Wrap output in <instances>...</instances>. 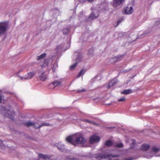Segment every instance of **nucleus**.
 Wrapping results in <instances>:
<instances>
[{
    "instance_id": "nucleus-12",
    "label": "nucleus",
    "mask_w": 160,
    "mask_h": 160,
    "mask_svg": "<svg viewBox=\"0 0 160 160\" xmlns=\"http://www.w3.org/2000/svg\"><path fill=\"white\" fill-rule=\"evenodd\" d=\"M63 47V45H59L57 46L55 50L56 55H57L58 53H60L62 51Z\"/></svg>"
},
{
    "instance_id": "nucleus-28",
    "label": "nucleus",
    "mask_w": 160,
    "mask_h": 160,
    "mask_svg": "<svg viewBox=\"0 0 160 160\" xmlns=\"http://www.w3.org/2000/svg\"><path fill=\"white\" fill-rule=\"evenodd\" d=\"M58 67V64L57 63H55L53 66V67L52 68V71L53 72L55 71L56 68Z\"/></svg>"
},
{
    "instance_id": "nucleus-14",
    "label": "nucleus",
    "mask_w": 160,
    "mask_h": 160,
    "mask_svg": "<svg viewBox=\"0 0 160 160\" xmlns=\"http://www.w3.org/2000/svg\"><path fill=\"white\" fill-rule=\"evenodd\" d=\"M150 148V146L148 144H143L142 145L141 149L143 151H148Z\"/></svg>"
},
{
    "instance_id": "nucleus-42",
    "label": "nucleus",
    "mask_w": 160,
    "mask_h": 160,
    "mask_svg": "<svg viewBox=\"0 0 160 160\" xmlns=\"http://www.w3.org/2000/svg\"><path fill=\"white\" fill-rule=\"evenodd\" d=\"M155 156H156V157L160 156V154L159 155H155Z\"/></svg>"
},
{
    "instance_id": "nucleus-25",
    "label": "nucleus",
    "mask_w": 160,
    "mask_h": 160,
    "mask_svg": "<svg viewBox=\"0 0 160 160\" xmlns=\"http://www.w3.org/2000/svg\"><path fill=\"white\" fill-rule=\"evenodd\" d=\"M124 0H113L114 2L117 4H121Z\"/></svg>"
},
{
    "instance_id": "nucleus-36",
    "label": "nucleus",
    "mask_w": 160,
    "mask_h": 160,
    "mask_svg": "<svg viewBox=\"0 0 160 160\" xmlns=\"http://www.w3.org/2000/svg\"><path fill=\"white\" fill-rule=\"evenodd\" d=\"M115 128V127H107V128L109 129H113Z\"/></svg>"
},
{
    "instance_id": "nucleus-39",
    "label": "nucleus",
    "mask_w": 160,
    "mask_h": 160,
    "mask_svg": "<svg viewBox=\"0 0 160 160\" xmlns=\"http://www.w3.org/2000/svg\"><path fill=\"white\" fill-rule=\"evenodd\" d=\"M121 22V20H118V21H117V23H118V24H117V26H116L115 27H116L117 26H118V25L119 23H120Z\"/></svg>"
},
{
    "instance_id": "nucleus-29",
    "label": "nucleus",
    "mask_w": 160,
    "mask_h": 160,
    "mask_svg": "<svg viewBox=\"0 0 160 160\" xmlns=\"http://www.w3.org/2000/svg\"><path fill=\"white\" fill-rule=\"evenodd\" d=\"M84 73H85V72H84V70L83 69L82 70L79 72L78 75L77 76V77L78 78V77H80V76H81L83 75L84 74Z\"/></svg>"
},
{
    "instance_id": "nucleus-1",
    "label": "nucleus",
    "mask_w": 160,
    "mask_h": 160,
    "mask_svg": "<svg viewBox=\"0 0 160 160\" xmlns=\"http://www.w3.org/2000/svg\"><path fill=\"white\" fill-rule=\"evenodd\" d=\"M1 111L2 112V114L5 117H8L12 120L13 119L15 112L13 110L10 108V106H8L7 108L5 107H2Z\"/></svg>"
},
{
    "instance_id": "nucleus-26",
    "label": "nucleus",
    "mask_w": 160,
    "mask_h": 160,
    "mask_svg": "<svg viewBox=\"0 0 160 160\" xmlns=\"http://www.w3.org/2000/svg\"><path fill=\"white\" fill-rule=\"evenodd\" d=\"M33 123L31 121H28L25 123V125L27 127L33 126Z\"/></svg>"
},
{
    "instance_id": "nucleus-38",
    "label": "nucleus",
    "mask_w": 160,
    "mask_h": 160,
    "mask_svg": "<svg viewBox=\"0 0 160 160\" xmlns=\"http://www.w3.org/2000/svg\"><path fill=\"white\" fill-rule=\"evenodd\" d=\"M85 1L86 0H79L80 2L82 3H84Z\"/></svg>"
},
{
    "instance_id": "nucleus-8",
    "label": "nucleus",
    "mask_w": 160,
    "mask_h": 160,
    "mask_svg": "<svg viewBox=\"0 0 160 160\" xmlns=\"http://www.w3.org/2000/svg\"><path fill=\"white\" fill-rule=\"evenodd\" d=\"M100 139V138L98 136L93 135L89 139V142L93 144L98 142Z\"/></svg>"
},
{
    "instance_id": "nucleus-7",
    "label": "nucleus",
    "mask_w": 160,
    "mask_h": 160,
    "mask_svg": "<svg viewBox=\"0 0 160 160\" xmlns=\"http://www.w3.org/2000/svg\"><path fill=\"white\" fill-rule=\"evenodd\" d=\"M37 78L40 80L44 81L47 79L48 75L45 73V72L41 71L39 72Z\"/></svg>"
},
{
    "instance_id": "nucleus-20",
    "label": "nucleus",
    "mask_w": 160,
    "mask_h": 160,
    "mask_svg": "<svg viewBox=\"0 0 160 160\" xmlns=\"http://www.w3.org/2000/svg\"><path fill=\"white\" fill-rule=\"evenodd\" d=\"M132 92V90L130 89H126L123 90L122 92V93L124 94H127L131 93Z\"/></svg>"
},
{
    "instance_id": "nucleus-45",
    "label": "nucleus",
    "mask_w": 160,
    "mask_h": 160,
    "mask_svg": "<svg viewBox=\"0 0 160 160\" xmlns=\"http://www.w3.org/2000/svg\"><path fill=\"white\" fill-rule=\"evenodd\" d=\"M159 22H160V20L159 21Z\"/></svg>"
},
{
    "instance_id": "nucleus-30",
    "label": "nucleus",
    "mask_w": 160,
    "mask_h": 160,
    "mask_svg": "<svg viewBox=\"0 0 160 160\" xmlns=\"http://www.w3.org/2000/svg\"><path fill=\"white\" fill-rule=\"evenodd\" d=\"M115 146L119 148H122L123 147V145L122 143H120L117 144Z\"/></svg>"
},
{
    "instance_id": "nucleus-5",
    "label": "nucleus",
    "mask_w": 160,
    "mask_h": 160,
    "mask_svg": "<svg viewBox=\"0 0 160 160\" xmlns=\"http://www.w3.org/2000/svg\"><path fill=\"white\" fill-rule=\"evenodd\" d=\"M8 26V22H0V34L4 33L6 31Z\"/></svg>"
},
{
    "instance_id": "nucleus-3",
    "label": "nucleus",
    "mask_w": 160,
    "mask_h": 160,
    "mask_svg": "<svg viewBox=\"0 0 160 160\" xmlns=\"http://www.w3.org/2000/svg\"><path fill=\"white\" fill-rule=\"evenodd\" d=\"M74 146H76L78 144H84L86 142L85 139L81 134L77 133L74 135Z\"/></svg>"
},
{
    "instance_id": "nucleus-44",
    "label": "nucleus",
    "mask_w": 160,
    "mask_h": 160,
    "mask_svg": "<svg viewBox=\"0 0 160 160\" xmlns=\"http://www.w3.org/2000/svg\"><path fill=\"white\" fill-rule=\"evenodd\" d=\"M54 58V56H53L52 58Z\"/></svg>"
},
{
    "instance_id": "nucleus-34",
    "label": "nucleus",
    "mask_w": 160,
    "mask_h": 160,
    "mask_svg": "<svg viewBox=\"0 0 160 160\" xmlns=\"http://www.w3.org/2000/svg\"><path fill=\"white\" fill-rule=\"evenodd\" d=\"M134 158L131 157L127 158L125 159L124 160H134Z\"/></svg>"
},
{
    "instance_id": "nucleus-32",
    "label": "nucleus",
    "mask_w": 160,
    "mask_h": 160,
    "mask_svg": "<svg viewBox=\"0 0 160 160\" xmlns=\"http://www.w3.org/2000/svg\"><path fill=\"white\" fill-rule=\"evenodd\" d=\"M49 125V124L48 123H43L41 125V127H42L43 126H48Z\"/></svg>"
},
{
    "instance_id": "nucleus-33",
    "label": "nucleus",
    "mask_w": 160,
    "mask_h": 160,
    "mask_svg": "<svg viewBox=\"0 0 160 160\" xmlns=\"http://www.w3.org/2000/svg\"><path fill=\"white\" fill-rule=\"evenodd\" d=\"M125 100V98L124 97H122L118 99V101L119 102L123 101Z\"/></svg>"
},
{
    "instance_id": "nucleus-35",
    "label": "nucleus",
    "mask_w": 160,
    "mask_h": 160,
    "mask_svg": "<svg viewBox=\"0 0 160 160\" xmlns=\"http://www.w3.org/2000/svg\"><path fill=\"white\" fill-rule=\"evenodd\" d=\"M50 84L48 86V88H49L50 89H53L54 88H55V87H54V85L50 86Z\"/></svg>"
},
{
    "instance_id": "nucleus-31",
    "label": "nucleus",
    "mask_w": 160,
    "mask_h": 160,
    "mask_svg": "<svg viewBox=\"0 0 160 160\" xmlns=\"http://www.w3.org/2000/svg\"><path fill=\"white\" fill-rule=\"evenodd\" d=\"M85 91L86 90L85 89L82 88V89L78 90L77 92H78L81 93L85 92Z\"/></svg>"
},
{
    "instance_id": "nucleus-40",
    "label": "nucleus",
    "mask_w": 160,
    "mask_h": 160,
    "mask_svg": "<svg viewBox=\"0 0 160 160\" xmlns=\"http://www.w3.org/2000/svg\"><path fill=\"white\" fill-rule=\"evenodd\" d=\"M94 0H87V1L89 2H92L94 1Z\"/></svg>"
},
{
    "instance_id": "nucleus-6",
    "label": "nucleus",
    "mask_w": 160,
    "mask_h": 160,
    "mask_svg": "<svg viewBox=\"0 0 160 160\" xmlns=\"http://www.w3.org/2000/svg\"><path fill=\"white\" fill-rule=\"evenodd\" d=\"M91 10L92 12L90 15L88 19L89 20H91L97 18L99 14L98 11L96 9L93 8H92Z\"/></svg>"
},
{
    "instance_id": "nucleus-11",
    "label": "nucleus",
    "mask_w": 160,
    "mask_h": 160,
    "mask_svg": "<svg viewBox=\"0 0 160 160\" xmlns=\"http://www.w3.org/2000/svg\"><path fill=\"white\" fill-rule=\"evenodd\" d=\"M74 135L72 136H69L68 137L66 138V141L68 142L73 144H74Z\"/></svg>"
},
{
    "instance_id": "nucleus-27",
    "label": "nucleus",
    "mask_w": 160,
    "mask_h": 160,
    "mask_svg": "<svg viewBox=\"0 0 160 160\" xmlns=\"http://www.w3.org/2000/svg\"><path fill=\"white\" fill-rule=\"evenodd\" d=\"M33 126L34 128H41V125H39L37 123H33Z\"/></svg>"
},
{
    "instance_id": "nucleus-4",
    "label": "nucleus",
    "mask_w": 160,
    "mask_h": 160,
    "mask_svg": "<svg viewBox=\"0 0 160 160\" xmlns=\"http://www.w3.org/2000/svg\"><path fill=\"white\" fill-rule=\"evenodd\" d=\"M22 70H20L18 71L16 74L17 76L19 78H20V80H27L29 79L32 78L35 75V73L34 72H30L28 73L27 74H26L25 76L23 77H21L18 75V74H19Z\"/></svg>"
},
{
    "instance_id": "nucleus-17",
    "label": "nucleus",
    "mask_w": 160,
    "mask_h": 160,
    "mask_svg": "<svg viewBox=\"0 0 160 160\" xmlns=\"http://www.w3.org/2000/svg\"><path fill=\"white\" fill-rule=\"evenodd\" d=\"M153 156V155L151 152L145 153L144 155V157L147 158L149 159L152 158Z\"/></svg>"
},
{
    "instance_id": "nucleus-21",
    "label": "nucleus",
    "mask_w": 160,
    "mask_h": 160,
    "mask_svg": "<svg viewBox=\"0 0 160 160\" xmlns=\"http://www.w3.org/2000/svg\"><path fill=\"white\" fill-rule=\"evenodd\" d=\"M121 56H117L116 57L112 58L111 59V61L113 62H117L118 59L121 57Z\"/></svg>"
},
{
    "instance_id": "nucleus-10",
    "label": "nucleus",
    "mask_w": 160,
    "mask_h": 160,
    "mask_svg": "<svg viewBox=\"0 0 160 160\" xmlns=\"http://www.w3.org/2000/svg\"><path fill=\"white\" fill-rule=\"evenodd\" d=\"M81 59L82 57L81 55L78 56L76 59V62L70 67V69L72 70L74 69L77 65V63L81 60Z\"/></svg>"
},
{
    "instance_id": "nucleus-2",
    "label": "nucleus",
    "mask_w": 160,
    "mask_h": 160,
    "mask_svg": "<svg viewBox=\"0 0 160 160\" xmlns=\"http://www.w3.org/2000/svg\"><path fill=\"white\" fill-rule=\"evenodd\" d=\"M46 56V54L45 53H43L37 57V59L40 61V64L42 67H45L48 64L49 58H47L44 59Z\"/></svg>"
},
{
    "instance_id": "nucleus-13",
    "label": "nucleus",
    "mask_w": 160,
    "mask_h": 160,
    "mask_svg": "<svg viewBox=\"0 0 160 160\" xmlns=\"http://www.w3.org/2000/svg\"><path fill=\"white\" fill-rule=\"evenodd\" d=\"M117 82V80L115 78L112 80L109 83L108 85L107 86V88H110L111 87L116 84Z\"/></svg>"
},
{
    "instance_id": "nucleus-43",
    "label": "nucleus",
    "mask_w": 160,
    "mask_h": 160,
    "mask_svg": "<svg viewBox=\"0 0 160 160\" xmlns=\"http://www.w3.org/2000/svg\"><path fill=\"white\" fill-rule=\"evenodd\" d=\"M76 53H75V55H73V58H74V56H76Z\"/></svg>"
},
{
    "instance_id": "nucleus-41",
    "label": "nucleus",
    "mask_w": 160,
    "mask_h": 160,
    "mask_svg": "<svg viewBox=\"0 0 160 160\" xmlns=\"http://www.w3.org/2000/svg\"><path fill=\"white\" fill-rule=\"evenodd\" d=\"M2 143V141L0 140V145Z\"/></svg>"
},
{
    "instance_id": "nucleus-9",
    "label": "nucleus",
    "mask_w": 160,
    "mask_h": 160,
    "mask_svg": "<svg viewBox=\"0 0 160 160\" xmlns=\"http://www.w3.org/2000/svg\"><path fill=\"white\" fill-rule=\"evenodd\" d=\"M133 11V8L132 7H125L123 10V13L126 14H131Z\"/></svg>"
},
{
    "instance_id": "nucleus-19",
    "label": "nucleus",
    "mask_w": 160,
    "mask_h": 160,
    "mask_svg": "<svg viewBox=\"0 0 160 160\" xmlns=\"http://www.w3.org/2000/svg\"><path fill=\"white\" fill-rule=\"evenodd\" d=\"M61 82L59 81H55L53 82L52 83H50V86L54 85L55 88L59 85L61 83Z\"/></svg>"
},
{
    "instance_id": "nucleus-16",
    "label": "nucleus",
    "mask_w": 160,
    "mask_h": 160,
    "mask_svg": "<svg viewBox=\"0 0 160 160\" xmlns=\"http://www.w3.org/2000/svg\"><path fill=\"white\" fill-rule=\"evenodd\" d=\"M39 157L40 158H42L43 159H49L50 158V156L47 154H43L41 153L38 154Z\"/></svg>"
},
{
    "instance_id": "nucleus-15",
    "label": "nucleus",
    "mask_w": 160,
    "mask_h": 160,
    "mask_svg": "<svg viewBox=\"0 0 160 160\" xmlns=\"http://www.w3.org/2000/svg\"><path fill=\"white\" fill-rule=\"evenodd\" d=\"M56 145L58 148L61 151H62L65 148L64 145L60 142L56 143Z\"/></svg>"
},
{
    "instance_id": "nucleus-37",
    "label": "nucleus",
    "mask_w": 160,
    "mask_h": 160,
    "mask_svg": "<svg viewBox=\"0 0 160 160\" xmlns=\"http://www.w3.org/2000/svg\"><path fill=\"white\" fill-rule=\"evenodd\" d=\"M132 144H133V145L135 144L136 143L135 140H134V139H132Z\"/></svg>"
},
{
    "instance_id": "nucleus-23",
    "label": "nucleus",
    "mask_w": 160,
    "mask_h": 160,
    "mask_svg": "<svg viewBox=\"0 0 160 160\" xmlns=\"http://www.w3.org/2000/svg\"><path fill=\"white\" fill-rule=\"evenodd\" d=\"M105 144L106 146H110L112 145L113 143L110 140H108L106 141Z\"/></svg>"
},
{
    "instance_id": "nucleus-18",
    "label": "nucleus",
    "mask_w": 160,
    "mask_h": 160,
    "mask_svg": "<svg viewBox=\"0 0 160 160\" xmlns=\"http://www.w3.org/2000/svg\"><path fill=\"white\" fill-rule=\"evenodd\" d=\"M159 149L156 147H153L152 148V151L151 152L152 153L153 156H155L156 154L155 153H157L159 151Z\"/></svg>"
},
{
    "instance_id": "nucleus-22",
    "label": "nucleus",
    "mask_w": 160,
    "mask_h": 160,
    "mask_svg": "<svg viewBox=\"0 0 160 160\" xmlns=\"http://www.w3.org/2000/svg\"><path fill=\"white\" fill-rule=\"evenodd\" d=\"M70 31V28L69 27H68L64 28L62 31L63 33L64 34H67Z\"/></svg>"
},
{
    "instance_id": "nucleus-24",
    "label": "nucleus",
    "mask_w": 160,
    "mask_h": 160,
    "mask_svg": "<svg viewBox=\"0 0 160 160\" xmlns=\"http://www.w3.org/2000/svg\"><path fill=\"white\" fill-rule=\"evenodd\" d=\"M82 120L84 122H86L90 124H96L94 122L90 121L88 119H84Z\"/></svg>"
}]
</instances>
